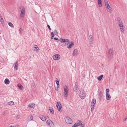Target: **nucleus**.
I'll list each match as a JSON object with an SVG mask.
<instances>
[{"label": "nucleus", "instance_id": "obj_32", "mask_svg": "<svg viewBox=\"0 0 127 127\" xmlns=\"http://www.w3.org/2000/svg\"><path fill=\"white\" fill-rule=\"evenodd\" d=\"M19 33L20 34V35H21L22 34V32H23V30L21 28H20L19 29Z\"/></svg>", "mask_w": 127, "mask_h": 127}, {"label": "nucleus", "instance_id": "obj_25", "mask_svg": "<svg viewBox=\"0 0 127 127\" xmlns=\"http://www.w3.org/2000/svg\"><path fill=\"white\" fill-rule=\"evenodd\" d=\"M99 98H102L103 96V94L100 91L99 94Z\"/></svg>", "mask_w": 127, "mask_h": 127}, {"label": "nucleus", "instance_id": "obj_31", "mask_svg": "<svg viewBox=\"0 0 127 127\" xmlns=\"http://www.w3.org/2000/svg\"><path fill=\"white\" fill-rule=\"evenodd\" d=\"M18 87L20 89H22L23 88V86L20 84H19L18 85Z\"/></svg>", "mask_w": 127, "mask_h": 127}, {"label": "nucleus", "instance_id": "obj_29", "mask_svg": "<svg viewBox=\"0 0 127 127\" xmlns=\"http://www.w3.org/2000/svg\"><path fill=\"white\" fill-rule=\"evenodd\" d=\"M117 20L118 21V24H119V23H121L122 22V21L121 20V19L120 18L118 17L117 18Z\"/></svg>", "mask_w": 127, "mask_h": 127}, {"label": "nucleus", "instance_id": "obj_12", "mask_svg": "<svg viewBox=\"0 0 127 127\" xmlns=\"http://www.w3.org/2000/svg\"><path fill=\"white\" fill-rule=\"evenodd\" d=\"M18 63L17 61L15 62L13 66L15 69L17 70L18 68Z\"/></svg>", "mask_w": 127, "mask_h": 127}, {"label": "nucleus", "instance_id": "obj_43", "mask_svg": "<svg viewBox=\"0 0 127 127\" xmlns=\"http://www.w3.org/2000/svg\"><path fill=\"white\" fill-rule=\"evenodd\" d=\"M59 85H57V88L56 89V90L57 91H58V88H59Z\"/></svg>", "mask_w": 127, "mask_h": 127}, {"label": "nucleus", "instance_id": "obj_23", "mask_svg": "<svg viewBox=\"0 0 127 127\" xmlns=\"http://www.w3.org/2000/svg\"><path fill=\"white\" fill-rule=\"evenodd\" d=\"M93 40L92 39H89V43L90 45H92L93 43Z\"/></svg>", "mask_w": 127, "mask_h": 127}, {"label": "nucleus", "instance_id": "obj_35", "mask_svg": "<svg viewBox=\"0 0 127 127\" xmlns=\"http://www.w3.org/2000/svg\"><path fill=\"white\" fill-rule=\"evenodd\" d=\"M107 11L109 13H111L112 11V8L110 7L109 9H108Z\"/></svg>", "mask_w": 127, "mask_h": 127}, {"label": "nucleus", "instance_id": "obj_20", "mask_svg": "<svg viewBox=\"0 0 127 127\" xmlns=\"http://www.w3.org/2000/svg\"><path fill=\"white\" fill-rule=\"evenodd\" d=\"M74 42H72L71 44H70L68 45L67 46V47L68 48H71L72 46V45H74Z\"/></svg>", "mask_w": 127, "mask_h": 127}, {"label": "nucleus", "instance_id": "obj_42", "mask_svg": "<svg viewBox=\"0 0 127 127\" xmlns=\"http://www.w3.org/2000/svg\"><path fill=\"white\" fill-rule=\"evenodd\" d=\"M77 126L76 125V124H74L72 126V127H77Z\"/></svg>", "mask_w": 127, "mask_h": 127}, {"label": "nucleus", "instance_id": "obj_26", "mask_svg": "<svg viewBox=\"0 0 127 127\" xmlns=\"http://www.w3.org/2000/svg\"><path fill=\"white\" fill-rule=\"evenodd\" d=\"M33 117L32 115H30L28 117V120H32Z\"/></svg>", "mask_w": 127, "mask_h": 127}, {"label": "nucleus", "instance_id": "obj_21", "mask_svg": "<svg viewBox=\"0 0 127 127\" xmlns=\"http://www.w3.org/2000/svg\"><path fill=\"white\" fill-rule=\"evenodd\" d=\"M106 98L107 100H109L111 97V96L109 94H106Z\"/></svg>", "mask_w": 127, "mask_h": 127}, {"label": "nucleus", "instance_id": "obj_15", "mask_svg": "<svg viewBox=\"0 0 127 127\" xmlns=\"http://www.w3.org/2000/svg\"><path fill=\"white\" fill-rule=\"evenodd\" d=\"M77 55V51L76 49H75L73 51V53L72 54L73 56H75Z\"/></svg>", "mask_w": 127, "mask_h": 127}, {"label": "nucleus", "instance_id": "obj_44", "mask_svg": "<svg viewBox=\"0 0 127 127\" xmlns=\"http://www.w3.org/2000/svg\"><path fill=\"white\" fill-rule=\"evenodd\" d=\"M51 35H52V37L53 36V37H54V36H55V35L54 34V33H53V32H52L51 33Z\"/></svg>", "mask_w": 127, "mask_h": 127}, {"label": "nucleus", "instance_id": "obj_41", "mask_svg": "<svg viewBox=\"0 0 127 127\" xmlns=\"http://www.w3.org/2000/svg\"><path fill=\"white\" fill-rule=\"evenodd\" d=\"M47 27L48 28L49 30H51V28H50V25H49L48 24L47 25Z\"/></svg>", "mask_w": 127, "mask_h": 127}, {"label": "nucleus", "instance_id": "obj_27", "mask_svg": "<svg viewBox=\"0 0 127 127\" xmlns=\"http://www.w3.org/2000/svg\"><path fill=\"white\" fill-rule=\"evenodd\" d=\"M8 25L12 28H13L14 27V26L13 25L11 22H8Z\"/></svg>", "mask_w": 127, "mask_h": 127}, {"label": "nucleus", "instance_id": "obj_38", "mask_svg": "<svg viewBox=\"0 0 127 127\" xmlns=\"http://www.w3.org/2000/svg\"><path fill=\"white\" fill-rule=\"evenodd\" d=\"M109 89H106V94H109L108 93L109 92Z\"/></svg>", "mask_w": 127, "mask_h": 127}, {"label": "nucleus", "instance_id": "obj_24", "mask_svg": "<svg viewBox=\"0 0 127 127\" xmlns=\"http://www.w3.org/2000/svg\"><path fill=\"white\" fill-rule=\"evenodd\" d=\"M103 76V75H101L98 77L97 78V79L99 81H100L102 78Z\"/></svg>", "mask_w": 127, "mask_h": 127}, {"label": "nucleus", "instance_id": "obj_7", "mask_svg": "<svg viewBox=\"0 0 127 127\" xmlns=\"http://www.w3.org/2000/svg\"><path fill=\"white\" fill-rule=\"evenodd\" d=\"M56 106L59 111H60L62 108V106L60 103L59 101L57 102Z\"/></svg>", "mask_w": 127, "mask_h": 127}, {"label": "nucleus", "instance_id": "obj_8", "mask_svg": "<svg viewBox=\"0 0 127 127\" xmlns=\"http://www.w3.org/2000/svg\"><path fill=\"white\" fill-rule=\"evenodd\" d=\"M67 89L68 87L67 86H65L64 89V95L66 97H67L68 96Z\"/></svg>", "mask_w": 127, "mask_h": 127}, {"label": "nucleus", "instance_id": "obj_34", "mask_svg": "<svg viewBox=\"0 0 127 127\" xmlns=\"http://www.w3.org/2000/svg\"><path fill=\"white\" fill-rule=\"evenodd\" d=\"M34 104H30L28 106L29 107L32 108L34 107Z\"/></svg>", "mask_w": 127, "mask_h": 127}, {"label": "nucleus", "instance_id": "obj_45", "mask_svg": "<svg viewBox=\"0 0 127 127\" xmlns=\"http://www.w3.org/2000/svg\"><path fill=\"white\" fill-rule=\"evenodd\" d=\"M82 122H81V125H82V127H84V124L83 123H82Z\"/></svg>", "mask_w": 127, "mask_h": 127}, {"label": "nucleus", "instance_id": "obj_2", "mask_svg": "<svg viewBox=\"0 0 127 127\" xmlns=\"http://www.w3.org/2000/svg\"><path fill=\"white\" fill-rule=\"evenodd\" d=\"M59 41L62 43H65V45H67L69 43V40L66 39L60 38V39Z\"/></svg>", "mask_w": 127, "mask_h": 127}, {"label": "nucleus", "instance_id": "obj_5", "mask_svg": "<svg viewBox=\"0 0 127 127\" xmlns=\"http://www.w3.org/2000/svg\"><path fill=\"white\" fill-rule=\"evenodd\" d=\"M46 125L49 126L50 127H53L54 126V124L53 122L50 120H48L46 122Z\"/></svg>", "mask_w": 127, "mask_h": 127}, {"label": "nucleus", "instance_id": "obj_16", "mask_svg": "<svg viewBox=\"0 0 127 127\" xmlns=\"http://www.w3.org/2000/svg\"><path fill=\"white\" fill-rule=\"evenodd\" d=\"M4 82L6 84H7L9 83L10 81L8 79L6 78L4 80Z\"/></svg>", "mask_w": 127, "mask_h": 127}, {"label": "nucleus", "instance_id": "obj_39", "mask_svg": "<svg viewBox=\"0 0 127 127\" xmlns=\"http://www.w3.org/2000/svg\"><path fill=\"white\" fill-rule=\"evenodd\" d=\"M54 33L56 35H57V34H58L56 30H55L54 31Z\"/></svg>", "mask_w": 127, "mask_h": 127}, {"label": "nucleus", "instance_id": "obj_28", "mask_svg": "<svg viewBox=\"0 0 127 127\" xmlns=\"http://www.w3.org/2000/svg\"><path fill=\"white\" fill-rule=\"evenodd\" d=\"M14 104V102H13L12 101H11L9 102L8 103V104L9 105H12Z\"/></svg>", "mask_w": 127, "mask_h": 127}, {"label": "nucleus", "instance_id": "obj_37", "mask_svg": "<svg viewBox=\"0 0 127 127\" xmlns=\"http://www.w3.org/2000/svg\"><path fill=\"white\" fill-rule=\"evenodd\" d=\"M91 103H96V99H93L92 100Z\"/></svg>", "mask_w": 127, "mask_h": 127}, {"label": "nucleus", "instance_id": "obj_22", "mask_svg": "<svg viewBox=\"0 0 127 127\" xmlns=\"http://www.w3.org/2000/svg\"><path fill=\"white\" fill-rule=\"evenodd\" d=\"M75 124H76V125L78 127L81 125V122L80 121L78 120L77 121V122L75 123Z\"/></svg>", "mask_w": 127, "mask_h": 127}, {"label": "nucleus", "instance_id": "obj_30", "mask_svg": "<svg viewBox=\"0 0 127 127\" xmlns=\"http://www.w3.org/2000/svg\"><path fill=\"white\" fill-rule=\"evenodd\" d=\"M56 83L57 85H59V81L58 80V79L57 78L56 79Z\"/></svg>", "mask_w": 127, "mask_h": 127}, {"label": "nucleus", "instance_id": "obj_6", "mask_svg": "<svg viewBox=\"0 0 127 127\" xmlns=\"http://www.w3.org/2000/svg\"><path fill=\"white\" fill-rule=\"evenodd\" d=\"M65 121L67 124H70L72 123V121L71 119L68 117H67L65 119Z\"/></svg>", "mask_w": 127, "mask_h": 127}, {"label": "nucleus", "instance_id": "obj_46", "mask_svg": "<svg viewBox=\"0 0 127 127\" xmlns=\"http://www.w3.org/2000/svg\"><path fill=\"white\" fill-rule=\"evenodd\" d=\"M89 37L90 38L89 39H92L93 37L91 35H90L89 36Z\"/></svg>", "mask_w": 127, "mask_h": 127}, {"label": "nucleus", "instance_id": "obj_19", "mask_svg": "<svg viewBox=\"0 0 127 127\" xmlns=\"http://www.w3.org/2000/svg\"><path fill=\"white\" fill-rule=\"evenodd\" d=\"M49 109L50 112L52 114H54V111L53 108L52 107H49Z\"/></svg>", "mask_w": 127, "mask_h": 127}, {"label": "nucleus", "instance_id": "obj_33", "mask_svg": "<svg viewBox=\"0 0 127 127\" xmlns=\"http://www.w3.org/2000/svg\"><path fill=\"white\" fill-rule=\"evenodd\" d=\"M123 27H120V29L122 31V32H124L125 31L124 28Z\"/></svg>", "mask_w": 127, "mask_h": 127}, {"label": "nucleus", "instance_id": "obj_13", "mask_svg": "<svg viewBox=\"0 0 127 127\" xmlns=\"http://www.w3.org/2000/svg\"><path fill=\"white\" fill-rule=\"evenodd\" d=\"M40 118L43 121H45L46 120V117L42 115H40Z\"/></svg>", "mask_w": 127, "mask_h": 127}, {"label": "nucleus", "instance_id": "obj_40", "mask_svg": "<svg viewBox=\"0 0 127 127\" xmlns=\"http://www.w3.org/2000/svg\"><path fill=\"white\" fill-rule=\"evenodd\" d=\"M0 21L1 22H3V20L1 16H0Z\"/></svg>", "mask_w": 127, "mask_h": 127}, {"label": "nucleus", "instance_id": "obj_49", "mask_svg": "<svg viewBox=\"0 0 127 127\" xmlns=\"http://www.w3.org/2000/svg\"><path fill=\"white\" fill-rule=\"evenodd\" d=\"M127 119V117H126L124 119V121H125Z\"/></svg>", "mask_w": 127, "mask_h": 127}, {"label": "nucleus", "instance_id": "obj_17", "mask_svg": "<svg viewBox=\"0 0 127 127\" xmlns=\"http://www.w3.org/2000/svg\"><path fill=\"white\" fill-rule=\"evenodd\" d=\"M95 103H91V108L92 110V109H94L95 106Z\"/></svg>", "mask_w": 127, "mask_h": 127}, {"label": "nucleus", "instance_id": "obj_47", "mask_svg": "<svg viewBox=\"0 0 127 127\" xmlns=\"http://www.w3.org/2000/svg\"><path fill=\"white\" fill-rule=\"evenodd\" d=\"M54 39H55V40H59V39L58 38H56V37H55V38H54Z\"/></svg>", "mask_w": 127, "mask_h": 127}, {"label": "nucleus", "instance_id": "obj_48", "mask_svg": "<svg viewBox=\"0 0 127 127\" xmlns=\"http://www.w3.org/2000/svg\"><path fill=\"white\" fill-rule=\"evenodd\" d=\"M20 116L19 115H18L17 116L16 118L17 119H19V118Z\"/></svg>", "mask_w": 127, "mask_h": 127}, {"label": "nucleus", "instance_id": "obj_52", "mask_svg": "<svg viewBox=\"0 0 127 127\" xmlns=\"http://www.w3.org/2000/svg\"><path fill=\"white\" fill-rule=\"evenodd\" d=\"M13 127H14V126H13Z\"/></svg>", "mask_w": 127, "mask_h": 127}, {"label": "nucleus", "instance_id": "obj_36", "mask_svg": "<svg viewBox=\"0 0 127 127\" xmlns=\"http://www.w3.org/2000/svg\"><path fill=\"white\" fill-rule=\"evenodd\" d=\"M118 24L119 25L120 28L121 27H123L124 26L122 22L121 23H119Z\"/></svg>", "mask_w": 127, "mask_h": 127}, {"label": "nucleus", "instance_id": "obj_4", "mask_svg": "<svg viewBox=\"0 0 127 127\" xmlns=\"http://www.w3.org/2000/svg\"><path fill=\"white\" fill-rule=\"evenodd\" d=\"M109 59L111 58L114 54L113 50L111 48L109 49Z\"/></svg>", "mask_w": 127, "mask_h": 127}, {"label": "nucleus", "instance_id": "obj_11", "mask_svg": "<svg viewBox=\"0 0 127 127\" xmlns=\"http://www.w3.org/2000/svg\"><path fill=\"white\" fill-rule=\"evenodd\" d=\"M104 2L106 7L108 9L110 8V6L108 3L107 0H104Z\"/></svg>", "mask_w": 127, "mask_h": 127}, {"label": "nucleus", "instance_id": "obj_18", "mask_svg": "<svg viewBox=\"0 0 127 127\" xmlns=\"http://www.w3.org/2000/svg\"><path fill=\"white\" fill-rule=\"evenodd\" d=\"M75 89L74 90V91L75 92H77L78 90L79 89V88L78 87V85H75Z\"/></svg>", "mask_w": 127, "mask_h": 127}, {"label": "nucleus", "instance_id": "obj_3", "mask_svg": "<svg viewBox=\"0 0 127 127\" xmlns=\"http://www.w3.org/2000/svg\"><path fill=\"white\" fill-rule=\"evenodd\" d=\"M79 95L80 97L82 99H84L86 97V95L85 93L82 90L79 91Z\"/></svg>", "mask_w": 127, "mask_h": 127}, {"label": "nucleus", "instance_id": "obj_51", "mask_svg": "<svg viewBox=\"0 0 127 127\" xmlns=\"http://www.w3.org/2000/svg\"><path fill=\"white\" fill-rule=\"evenodd\" d=\"M10 127H13V126H10Z\"/></svg>", "mask_w": 127, "mask_h": 127}, {"label": "nucleus", "instance_id": "obj_50", "mask_svg": "<svg viewBox=\"0 0 127 127\" xmlns=\"http://www.w3.org/2000/svg\"><path fill=\"white\" fill-rule=\"evenodd\" d=\"M53 37V36L52 37V36H51V38L52 39H53V37Z\"/></svg>", "mask_w": 127, "mask_h": 127}, {"label": "nucleus", "instance_id": "obj_10", "mask_svg": "<svg viewBox=\"0 0 127 127\" xmlns=\"http://www.w3.org/2000/svg\"><path fill=\"white\" fill-rule=\"evenodd\" d=\"M32 49L35 51H37L39 49L37 45H34Z\"/></svg>", "mask_w": 127, "mask_h": 127}, {"label": "nucleus", "instance_id": "obj_9", "mask_svg": "<svg viewBox=\"0 0 127 127\" xmlns=\"http://www.w3.org/2000/svg\"><path fill=\"white\" fill-rule=\"evenodd\" d=\"M53 59L55 60H58L60 59V55L58 54L54 55L53 57Z\"/></svg>", "mask_w": 127, "mask_h": 127}, {"label": "nucleus", "instance_id": "obj_14", "mask_svg": "<svg viewBox=\"0 0 127 127\" xmlns=\"http://www.w3.org/2000/svg\"><path fill=\"white\" fill-rule=\"evenodd\" d=\"M98 3L99 7H101L102 6V3L101 0H97Z\"/></svg>", "mask_w": 127, "mask_h": 127}, {"label": "nucleus", "instance_id": "obj_1", "mask_svg": "<svg viewBox=\"0 0 127 127\" xmlns=\"http://www.w3.org/2000/svg\"><path fill=\"white\" fill-rule=\"evenodd\" d=\"M21 13L20 14V16L21 18L24 17L25 15V11L24 7L22 6L20 7Z\"/></svg>", "mask_w": 127, "mask_h": 127}]
</instances>
